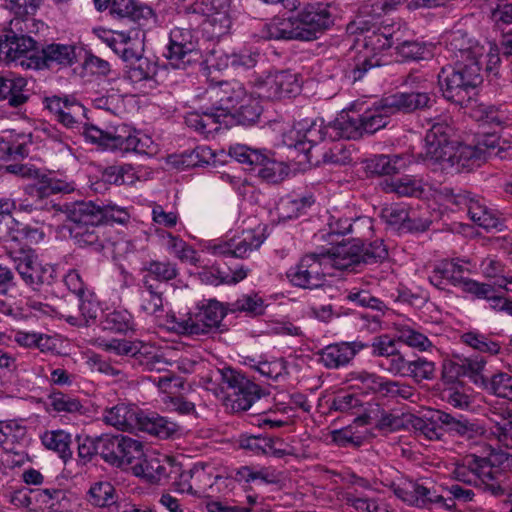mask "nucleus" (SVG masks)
<instances>
[{
    "instance_id": "obj_52",
    "label": "nucleus",
    "mask_w": 512,
    "mask_h": 512,
    "mask_svg": "<svg viewBox=\"0 0 512 512\" xmlns=\"http://www.w3.org/2000/svg\"><path fill=\"white\" fill-rule=\"evenodd\" d=\"M380 396L390 399L407 400L410 402H416L419 398V394L413 386L387 378H385Z\"/></svg>"
},
{
    "instance_id": "obj_50",
    "label": "nucleus",
    "mask_w": 512,
    "mask_h": 512,
    "mask_svg": "<svg viewBox=\"0 0 512 512\" xmlns=\"http://www.w3.org/2000/svg\"><path fill=\"white\" fill-rule=\"evenodd\" d=\"M143 270L146 272L143 278H148L150 282H168L178 275L176 264L169 261L150 260L144 264Z\"/></svg>"
},
{
    "instance_id": "obj_53",
    "label": "nucleus",
    "mask_w": 512,
    "mask_h": 512,
    "mask_svg": "<svg viewBox=\"0 0 512 512\" xmlns=\"http://www.w3.org/2000/svg\"><path fill=\"white\" fill-rule=\"evenodd\" d=\"M259 54L248 50H242L238 53L224 54L219 57L220 63L217 65L219 69L232 67L234 69H250L253 68L258 61Z\"/></svg>"
},
{
    "instance_id": "obj_10",
    "label": "nucleus",
    "mask_w": 512,
    "mask_h": 512,
    "mask_svg": "<svg viewBox=\"0 0 512 512\" xmlns=\"http://www.w3.org/2000/svg\"><path fill=\"white\" fill-rule=\"evenodd\" d=\"M327 274L330 272L320 252L305 254L286 273L293 286L303 289H316L323 286Z\"/></svg>"
},
{
    "instance_id": "obj_40",
    "label": "nucleus",
    "mask_w": 512,
    "mask_h": 512,
    "mask_svg": "<svg viewBox=\"0 0 512 512\" xmlns=\"http://www.w3.org/2000/svg\"><path fill=\"white\" fill-rule=\"evenodd\" d=\"M171 468L169 463L162 462L158 458H143L142 461L133 465L132 471L135 476L142 477L151 484H157L169 477Z\"/></svg>"
},
{
    "instance_id": "obj_5",
    "label": "nucleus",
    "mask_w": 512,
    "mask_h": 512,
    "mask_svg": "<svg viewBox=\"0 0 512 512\" xmlns=\"http://www.w3.org/2000/svg\"><path fill=\"white\" fill-rule=\"evenodd\" d=\"M481 66L475 61L443 67L438 74V83L445 99L467 107L482 83Z\"/></svg>"
},
{
    "instance_id": "obj_37",
    "label": "nucleus",
    "mask_w": 512,
    "mask_h": 512,
    "mask_svg": "<svg viewBox=\"0 0 512 512\" xmlns=\"http://www.w3.org/2000/svg\"><path fill=\"white\" fill-rule=\"evenodd\" d=\"M241 447L256 455L282 458L289 454L287 445L281 438L249 436L241 440Z\"/></svg>"
},
{
    "instance_id": "obj_55",
    "label": "nucleus",
    "mask_w": 512,
    "mask_h": 512,
    "mask_svg": "<svg viewBox=\"0 0 512 512\" xmlns=\"http://www.w3.org/2000/svg\"><path fill=\"white\" fill-rule=\"evenodd\" d=\"M356 242H358L360 250L358 253L360 265L382 262L388 256V250L382 240H375L369 243H362L360 240H356Z\"/></svg>"
},
{
    "instance_id": "obj_27",
    "label": "nucleus",
    "mask_w": 512,
    "mask_h": 512,
    "mask_svg": "<svg viewBox=\"0 0 512 512\" xmlns=\"http://www.w3.org/2000/svg\"><path fill=\"white\" fill-rule=\"evenodd\" d=\"M185 123L189 128L203 135L205 138L213 137L223 126L226 128L228 126L225 114L218 111L215 105L207 111H193L187 113Z\"/></svg>"
},
{
    "instance_id": "obj_62",
    "label": "nucleus",
    "mask_w": 512,
    "mask_h": 512,
    "mask_svg": "<svg viewBox=\"0 0 512 512\" xmlns=\"http://www.w3.org/2000/svg\"><path fill=\"white\" fill-rule=\"evenodd\" d=\"M232 310L245 312L249 315H261L265 310L264 299L257 293L243 294L232 304Z\"/></svg>"
},
{
    "instance_id": "obj_7",
    "label": "nucleus",
    "mask_w": 512,
    "mask_h": 512,
    "mask_svg": "<svg viewBox=\"0 0 512 512\" xmlns=\"http://www.w3.org/2000/svg\"><path fill=\"white\" fill-rule=\"evenodd\" d=\"M6 255L26 285L37 289L43 284H51L55 269L50 264H42L32 248H18L14 242L7 246Z\"/></svg>"
},
{
    "instance_id": "obj_57",
    "label": "nucleus",
    "mask_w": 512,
    "mask_h": 512,
    "mask_svg": "<svg viewBox=\"0 0 512 512\" xmlns=\"http://www.w3.org/2000/svg\"><path fill=\"white\" fill-rule=\"evenodd\" d=\"M103 330L124 333L132 327V316L127 310H113L101 321Z\"/></svg>"
},
{
    "instance_id": "obj_18",
    "label": "nucleus",
    "mask_w": 512,
    "mask_h": 512,
    "mask_svg": "<svg viewBox=\"0 0 512 512\" xmlns=\"http://www.w3.org/2000/svg\"><path fill=\"white\" fill-rule=\"evenodd\" d=\"M481 462L482 474L485 477V490L493 495L502 494L500 477L503 471L512 470V454L492 448L488 456L481 457Z\"/></svg>"
},
{
    "instance_id": "obj_11",
    "label": "nucleus",
    "mask_w": 512,
    "mask_h": 512,
    "mask_svg": "<svg viewBox=\"0 0 512 512\" xmlns=\"http://www.w3.org/2000/svg\"><path fill=\"white\" fill-rule=\"evenodd\" d=\"M265 226L255 225L244 229L229 240H221L210 246L211 253L216 256L246 258L251 252L260 248L265 241Z\"/></svg>"
},
{
    "instance_id": "obj_39",
    "label": "nucleus",
    "mask_w": 512,
    "mask_h": 512,
    "mask_svg": "<svg viewBox=\"0 0 512 512\" xmlns=\"http://www.w3.org/2000/svg\"><path fill=\"white\" fill-rule=\"evenodd\" d=\"M452 474L457 481L483 487L485 490V477L482 474V462L479 456L474 454L466 456L462 463L456 464Z\"/></svg>"
},
{
    "instance_id": "obj_48",
    "label": "nucleus",
    "mask_w": 512,
    "mask_h": 512,
    "mask_svg": "<svg viewBox=\"0 0 512 512\" xmlns=\"http://www.w3.org/2000/svg\"><path fill=\"white\" fill-rule=\"evenodd\" d=\"M208 474L203 465L195 464L191 469L182 471L179 474L178 480L174 482L176 490L180 493H187L193 496H199L204 492L203 485L192 483L193 478H207Z\"/></svg>"
},
{
    "instance_id": "obj_34",
    "label": "nucleus",
    "mask_w": 512,
    "mask_h": 512,
    "mask_svg": "<svg viewBox=\"0 0 512 512\" xmlns=\"http://www.w3.org/2000/svg\"><path fill=\"white\" fill-rule=\"evenodd\" d=\"M110 14L116 19H127L143 26L153 16V10L137 0H112Z\"/></svg>"
},
{
    "instance_id": "obj_46",
    "label": "nucleus",
    "mask_w": 512,
    "mask_h": 512,
    "mask_svg": "<svg viewBox=\"0 0 512 512\" xmlns=\"http://www.w3.org/2000/svg\"><path fill=\"white\" fill-rule=\"evenodd\" d=\"M262 107L258 98L252 93L243 99L239 106L235 107V110L230 114L229 117L234 118L238 123L242 125L254 124L260 117Z\"/></svg>"
},
{
    "instance_id": "obj_29",
    "label": "nucleus",
    "mask_w": 512,
    "mask_h": 512,
    "mask_svg": "<svg viewBox=\"0 0 512 512\" xmlns=\"http://www.w3.org/2000/svg\"><path fill=\"white\" fill-rule=\"evenodd\" d=\"M365 347L367 345L360 341L330 344L319 352V362L326 368L338 369L347 365Z\"/></svg>"
},
{
    "instance_id": "obj_17",
    "label": "nucleus",
    "mask_w": 512,
    "mask_h": 512,
    "mask_svg": "<svg viewBox=\"0 0 512 512\" xmlns=\"http://www.w3.org/2000/svg\"><path fill=\"white\" fill-rule=\"evenodd\" d=\"M207 93L210 99L215 100L214 105L226 118H229L235 107L248 95L244 85L237 80L210 83Z\"/></svg>"
},
{
    "instance_id": "obj_24",
    "label": "nucleus",
    "mask_w": 512,
    "mask_h": 512,
    "mask_svg": "<svg viewBox=\"0 0 512 512\" xmlns=\"http://www.w3.org/2000/svg\"><path fill=\"white\" fill-rule=\"evenodd\" d=\"M300 22L304 32L309 33V40L315 39L318 32L329 29L335 20L331 6L324 3L307 4L300 12Z\"/></svg>"
},
{
    "instance_id": "obj_6",
    "label": "nucleus",
    "mask_w": 512,
    "mask_h": 512,
    "mask_svg": "<svg viewBox=\"0 0 512 512\" xmlns=\"http://www.w3.org/2000/svg\"><path fill=\"white\" fill-rule=\"evenodd\" d=\"M473 272L474 265L470 259L456 257L438 262L431 270L428 279L433 286L441 290H444L447 285H452L475 297H488L491 286L466 276Z\"/></svg>"
},
{
    "instance_id": "obj_63",
    "label": "nucleus",
    "mask_w": 512,
    "mask_h": 512,
    "mask_svg": "<svg viewBox=\"0 0 512 512\" xmlns=\"http://www.w3.org/2000/svg\"><path fill=\"white\" fill-rule=\"evenodd\" d=\"M382 218L395 229H412L408 210L401 205H391L382 210Z\"/></svg>"
},
{
    "instance_id": "obj_2",
    "label": "nucleus",
    "mask_w": 512,
    "mask_h": 512,
    "mask_svg": "<svg viewBox=\"0 0 512 512\" xmlns=\"http://www.w3.org/2000/svg\"><path fill=\"white\" fill-rule=\"evenodd\" d=\"M407 85L418 84L416 90L411 92H398L382 98L377 104L367 108L362 114L356 112H343L333 122L336 133L331 137L344 139H358L364 134H373L384 128L389 117L398 112L409 113L429 106L431 97L427 92L430 83L419 74H410L405 81Z\"/></svg>"
},
{
    "instance_id": "obj_36",
    "label": "nucleus",
    "mask_w": 512,
    "mask_h": 512,
    "mask_svg": "<svg viewBox=\"0 0 512 512\" xmlns=\"http://www.w3.org/2000/svg\"><path fill=\"white\" fill-rule=\"evenodd\" d=\"M410 163L409 158L404 155H374L365 160V171L370 176H386L397 174L405 169Z\"/></svg>"
},
{
    "instance_id": "obj_28",
    "label": "nucleus",
    "mask_w": 512,
    "mask_h": 512,
    "mask_svg": "<svg viewBox=\"0 0 512 512\" xmlns=\"http://www.w3.org/2000/svg\"><path fill=\"white\" fill-rule=\"evenodd\" d=\"M27 436V427L18 420L0 421V447L6 452L13 453L17 459L15 464L21 465L28 459L24 450H17Z\"/></svg>"
},
{
    "instance_id": "obj_41",
    "label": "nucleus",
    "mask_w": 512,
    "mask_h": 512,
    "mask_svg": "<svg viewBox=\"0 0 512 512\" xmlns=\"http://www.w3.org/2000/svg\"><path fill=\"white\" fill-rule=\"evenodd\" d=\"M193 314H181L174 311H168L159 316L155 324L171 333L186 336H196L194 333Z\"/></svg>"
},
{
    "instance_id": "obj_33",
    "label": "nucleus",
    "mask_w": 512,
    "mask_h": 512,
    "mask_svg": "<svg viewBox=\"0 0 512 512\" xmlns=\"http://www.w3.org/2000/svg\"><path fill=\"white\" fill-rule=\"evenodd\" d=\"M444 425V432L467 440L484 434L485 429L476 420L469 419L463 415H452L442 411L440 419Z\"/></svg>"
},
{
    "instance_id": "obj_19",
    "label": "nucleus",
    "mask_w": 512,
    "mask_h": 512,
    "mask_svg": "<svg viewBox=\"0 0 512 512\" xmlns=\"http://www.w3.org/2000/svg\"><path fill=\"white\" fill-rule=\"evenodd\" d=\"M44 107L67 128H76L85 117V107L73 97L53 95L43 101Z\"/></svg>"
},
{
    "instance_id": "obj_56",
    "label": "nucleus",
    "mask_w": 512,
    "mask_h": 512,
    "mask_svg": "<svg viewBox=\"0 0 512 512\" xmlns=\"http://www.w3.org/2000/svg\"><path fill=\"white\" fill-rule=\"evenodd\" d=\"M167 251L182 262L195 265L198 262L196 251L184 240L171 233L167 234Z\"/></svg>"
},
{
    "instance_id": "obj_9",
    "label": "nucleus",
    "mask_w": 512,
    "mask_h": 512,
    "mask_svg": "<svg viewBox=\"0 0 512 512\" xmlns=\"http://www.w3.org/2000/svg\"><path fill=\"white\" fill-rule=\"evenodd\" d=\"M258 98L281 100L300 92L301 84L296 73L290 70L268 72L253 81Z\"/></svg>"
},
{
    "instance_id": "obj_32",
    "label": "nucleus",
    "mask_w": 512,
    "mask_h": 512,
    "mask_svg": "<svg viewBox=\"0 0 512 512\" xmlns=\"http://www.w3.org/2000/svg\"><path fill=\"white\" fill-rule=\"evenodd\" d=\"M163 294L160 284H154L148 278H142L139 289V311L147 316H153L156 322L164 312Z\"/></svg>"
},
{
    "instance_id": "obj_13",
    "label": "nucleus",
    "mask_w": 512,
    "mask_h": 512,
    "mask_svg": "<svg viewBox=\"0 0 512 512\" xmlns=\"http://www.w3.org/2000/svg\"><path fill=\"white\" fill-rule=\"evenodd\" d=\"M198 41L194 33L187 28L176 27L171 30L166 57L177 69H185L199 58Z\"/></svg>"
},
{
    "instance_id": "obj_42",
    "label": "nucleus",
    "mask_w": 512,
    "mask_h": 512,
    "mask_svg": "<svg viewBox=\"0 0 512 512\" xmlns=\"http://www.w3.org/2000/svg\"><path fill=\"white\" fill-rule=\"evenodd\" d=\"M179 429V426L167 418L156 413H144L142 411L137 430L146 432L159 438H169Z\"/></svg>"
},
{
    "instance_id": "obj_8",
    "label": "nucleus",
    "mask_w": 512,
    "mask_h": 512,
    "mask_svg": "<svg viewBox=\"0 0 512 512\" xmlns=\"http://www.w3.org/2000/svg\"><path fill=\"white\" fill-rule=\"evenodd\" d=\"M69 219L74 227L100 226L104 222L125 223L129 215L125 209L116 205H103L93 201L76 202L69 209Z\"/></svg>"
},
{
    "instance_id": "obj_38",
    "label": "nucleus",
    "mask_w": 512,
    "mask_h": 512,
    "mask_svg": "<svg viewBox=\"0 0 512 512\" xmlns=\"http://www.w3.org/2000/svg\"><path fill=\"white\" fill-rule=\"evenodd\" d=\"M380 186L384 192L394 193L399 197H420L424 193L422 180L412 175L385 179Z\"/></svg>"
},
{
    "instance_id": "obj_51",
    "label": "nucleus",
    "mask_w": 512,
    "mask_h": 512,
    "mask_svg": "<svg viewBox=\"0 0 512 512\" xmlns=\"http://www.w3.org/2000/svg\"><path fill=\"white\" fill-rule=\"evenodd\" d=\"M461 341L486 357L494 356L500 351V344L498 342L478 331H469L462 334Z\"/></svg>"
},
{
    "instance_id": "obj_61",
    "label": "nucleus",
    "mask_w": 512,
    "mask_h": 512,
    "mask_svg": "<svg viewBox=\"0 0 512 512\" xmlns=\"http://www.w3.org/2000/svg\"><path fill=\"white\" fill-rule=\"evenodd\" d=\"M475 117L487 124L501 126L507 124L509 119L507 110L503 106L480 104L475 111Z\"/></svg>"
},
{
    "instance_id": "obj_43",
    "label": "nucleus",
    "mask_w": 512,
    "mask_h": 512,
    "mask_svg": "<svg viewBox=\"0 0 512 512\" xmlns=\"http://www.w3.org/2000/svg\"><path fill=\"white\" fill-rule=\"evenodd\" d=\"M39 438L45 449L57 453L64 462L71 459L72 436L70 433L62 429L46 430L39 435Z\"/></svg>"
},
{
    "instance_id": "obj_58",
    "label": "nucleus",
    "mask_w": 512,
    "mask_h": 512,
    "mask_svg": "<svg viewBox=\"0 0 512 512\" xmlns=\"http://www.w3.org/2000/svg\"><path fill=\"white\" fill-rule=\"evenodd\" d=\"M103 178L106 182L114 185H133L138 177L131 165L110 166L105 169Z\"/></svg>"
},
{
    "instance_id": "obj_22",
    "label": "nucleus",
    "mask_w": 512,
    "mask_h": 512,
    "mask_svg": "<svg viewBox=\"0 0 512 512\" xmlns=\"http://www.w3.org/2000/svg\"><path fill=\"white\" fill-rule=\"evenodd\" d=\"M455 203L465 206L470 219L486 230L496 229L501 225L497 212L487 207L483 199L470 192L456 195Z\"/></svg>"
},
{
    "instance_id": "obj_60",
    "label": "nucleus",
    "mask_w": 512,
    "mask_h": 512,
    "mask_svg": "<svg viewBox=\"0 0 512 512\" xmlns=\"http://www.w3.org/2000/svg\"><path fill=\"white\" fill-rule=\"evenodd\" d=\"M397 53L405 60L428 59L433 54L432 45L408 40L396 47Z\"/></svg>"
},
{
    "instance_id": "obj_1",
    "label": "nucleus",
    "mask_w": 512,
    "mask_h": 512,
    "mask_svg": "<svg viewBox=\"0 0 512 512\" xmlns=\"http://www.w3.org/2000/svg\"><path fill=\"white\" fill-rule=\"evenodd\" d=\"M454 128L450 116L436 119L425 137V161L434 170L460 173L480 166L491 157L505 158L506 148L499 136L486 134L475 145L461 144L452 139Z\"/></svg>"
},
{
    "instance_id": "obj_14",
    "label": "nucleus",
    "mask_w": 512,
    "mask_h": 512,
    "mask_svg": "<svg viewBox=\"0 0 512 512\" xmlns=\"http://www.w3.org/2000/svg\"><path fill=\"white\" fill-rule=\"evenodd\" d=\"M99 39L125 62H133L142 56L144 33L132 28L127 32L99 30Z\"/></svg>"
},
{
    "instance_id": "obj_4",
    "label": "nucleus",
    "mask_w": 512,
    "mask_h": 512,
    "mask_svg": "<svg viewBox=\"0 0 512 512\" xmlns=\"http://www.w3.org/2000/svg\"><path fill=\"white\" fill-rule=\"evenodd\" d=\"M347 33L363 36L365 51L357 56L355 63L347 70L346 77L352 82L361 80L370 69L380 66L376 54L390 48L387 27L371 26L368 21L358 18L347 25Z\"/></svg>"
},
{
    "instance_id": "obj_30",
    "label": "nucleus",
    "mask_w": 512,
    "mask_h": 512,
    "mask_svg": "<svg viewBox=\"0 0 512 512\" xmlns=\"http://www.w3.org/2000/svg\"><path fill=\"white\" fill-rule=\"evenodd\" d=\"M142 411L131 403H118L106 408L103 412V421L121 431L137 430Z\"/></svg>"
},
{
    "instance_id": "obj_16",
    "label": "nucleus",
    "mask_w": 512,
    "mask_h": 512,
    "mask_svg": "<svg viewBox=\"0 0 512 512\" xmlns=\"http://www.w3.org/2000/svg\"><path fill=\"white\" fill-rule=\"evenodd\" d=\"M220 374L222 382L227 385V388L233 390L236 396L235 403L239 409L248 410L256 400L260 399V386L250 381L240 371L227 367L220 370Z\"/></svg>"
},
{
    "instance_id": "obj_12",
    "label": "nucleus",
    "mask_w": 512,
    "mask_h": 512,
    "mask_svg": "<svg viewBox=\"0 0 512 512\" xmlns=\"http://www.w3.org/2000/svg\"><path fill=\"white\" fill-rule=\"evenodd\" d=\"M134 129L124 123L108 126L105 130L95 125L84 124L82 135L85 140L106 150L129 153Z\"/></svg>"
},
{
    "instance_id": "obj_25",
    "label": "nucleus",
    "mask_w": 512,
    "mask_h": 512,
    "mask_svg": "<svg viewBox=\"0 0 512 512\" xmlns=\"http://www.w3.org/2000/svg\"><path fill=\"white\" fill-rule=\"evenodd\" d=\"M28 86L29 81L23 76L14 73H0V101H7L12 108L22 107L32 95Z\"/></svg>"
},
{
    "instance_id": "obj_35",
    "label": "nucleus",
    "mask_w": 512,
    "mask_h": 512,
    "mask_svg": "<svg viewBox=\"0 0 512 512\" xmlns=\"http://www.w3.org/2000/svg\"><path fill=\"white\" fill-rule=\"evenodd\" d=\"M225 314V310L220 302L209 300L199 312L193 314L194 333L196 336L208 335L217 329Z\"/></svg>"
},
{
    "instance_id": "obj_59",
    "label": "nucleus",
    "mask_w": 512,
    "mask_h": 512,
    "mask_svg": "<svg viewBox=\"0 0 512 512\" xmlns=\"http://www.w3.org/2000/svg\"><path fill=\"white\" fill-rule=\"evenodd\" d=\"M130 63L131 66L127 71V77L133 83L151 80L156 75V66L148 58L140 56Z\"/></svg>"
},
{
    "instance_id": "obj_45",
    "label": "nucleus",
    "mask_w": 512,
    "mask_h": 512,
    "mask_svg": "<svg viewBox=\"0 0 512 512\" xmlns=\"http://www.w3.org/2000/svg\"><path fill=\"white\" fill-rule=\"evenodd\" d=\"M43 60L46 66L58 64L72 65L76 61L75 47L67 44L53 43L42 49Z\"/></svg>"
},
{
    "instance_id": "obj_47",
    "label": "nucleus",
    "mask_w": 512,
    "mask_h": 512,
    "mask_svg": "<svg viewBox=\"0 0 512 512\" xmlns=\"http://www.w3.org/2000/svg\"><path fill=\"white\" fill-rule=\"evenodd\" d=\"M440 415L442 411L437 410L430 417H417L412 422L413 428L428 440H440L445 435L444 425L438 421Z\"/></svg>"
},
{
    "instance_id": "obj_3",
    "label": "nucleus",
    "mask_w": 512,
    "mask_h": 512,
    "mask_svg": "<svg viewBox=\"0 0 512 512\" xmlns=\"http://www.w3.org/2000/svg\"><path fill=\"white\" fill-rule=\"evenodd\" d=\"M333 123L327 127H323L322 122L318 124L316 121L308 123H299L297 127L291 129L283 136V143L290 149L299 152L301 157L298 162L300 164L308 163L311 166H319L320 164L331 165H347L353 161L352 152L342 143H335L328 151H324L319 144L325 139L326 135L330 139L335 135V131L331 129Z\"/></svg>"
},
{
    "instance_id": "obj_23",
    "label": "nucleus",
    "mask_w": 512,
    "mask_h": 512,
    "mask_svg": "<svg viewBox=\"0 0 512 512\" xmlns=\"http://www.w3.org/2000/svg\"><path fill=\"white\" fill-rule=\"evenodd\" d=\"M37 51V42L30 36H5L2 53L7 62H19L21 66L31 68L37 62L33 61Z\"/></svg>"
},
{
    "instance_id": "obj_21",
    "label": "nucleus",
    "mask_w": 512,
    "mask_h": 512,
    "mask_svg": "<svg viewBox=\"0 0 512 512\" xmlns=\"http://www.w3.org/2000/svg\"><path fill=\"white\" fill-rule=\"evenodd\" d=\"M6 170L22 178L36 181V189L40 196L56 193H70L74 190L73 183H66L42 174L39 169L29 164H10Z\"/></svg>"
},
{
    "instance_id": "obj_64",
    "label": "nucleus",
    "mask_w": 512,
    "mask_h": 512,
    "mask_svg": "<svg viewBox=\"0 0 512 512\" xmlns=\"http://www.w3.org/2000/svg\"><path fill=\"white\" fill-rule=\"evenodd\" d=\"M314 203V199L309 197L302 198H284L281 200L278 211L283 219L297 218L305 209Z\"/></svg>"
},
{
    "instance_id": "obj_15",
    "label": "nucleus",
    "mask_w": 512,
    "mask_h": 512,
    "mask_svg": "<svg viewBox=\"0 0 512 512\" xmlns=\"http://www.w3.org/2000/svg\"><path fill=\"white\" fill-rule=\"evenodd\" d=\"M444 57L454 62V65L469 64L475 61L482 67L484 47L468 37L462 30L451 31L444 36Z\"/></svg>"
},
{
    "instance_id": "obj_26",
    "label": "nucleus",
    "mask_w": 512,
    "mask_h": 512,
    "mask_svg": "<svg viewBox=\"0 0 512 512\" xmlns=\"http://www.w3.org/2000/svg\"><path fill=\"white\" fill-rule=\"evenodd\" d=\"M359 251L358 242L354 239L351 242L341 243L319 252L330 271L332 268L353 270L358 267L360 265Z\"/></svg>"
},
{
    "instance_id": "obj_44",
    "label": "nucleus",
    "mask_w": 512,
    "mask_h": 512,
    "mask_svg": "<svg viewBox=\"0 0 512 512\" xmlns=\"http://www.w3.org/2000/svg\"><path fill=\"white\" fill-rule=\"evenodd\" d=\"M252 173L268 183H279L287 177L289 168L285 163L263 154V161L256 164Z\"/></svg>"
},
{
    "instance_id": "obj_49",
    "label": "nucleus",
    "mask_w": 512,
    "mask_h": 512,
    "mask_svg": "<svg viewBox=\"0 0 512 512\" xmlns=\"http://www.w3.org/2000/svg\"><path fill=\"white\" fill-rule=\"evenodd\" d=\"M87 500L96 507H110L116 503L114 486L108 481H99L91 485Z\"/></svg>"
},
{
    "instance_id": "obj_54",
    "label": "nucleus",
    "mask_w": 512,
    "mask_h": 512,
    "mask_svg": "<svg viewBox=\"0 0 512 512\" xmlns=\"http://www.w3.org/2000/svg\"><path fill=\"white\" fill-rule=\"evenodd\" d=\"M350 381L353 383L352 385L354 387L380 396L385 377L376 373L360 370L350 373Z\"/></svg>"
},
{
    "instance_id": "obj_31",
    "label": "nucleus",
    "mask_w": 512,
    "mask_h": 512,
    "mask_svg": "<svg viewBox=\"0 0 512 512\" xmlns=\"http://www.w3.org/2000/svg\"><path fill=\"white\" fill-rule=\"evenodd\" d=\"M7 230L0 236L3 241L5 253L10 242H14L18 248H29L22 244L21 239H26L30 243L37 244L44 239V232L39 227H33L23 224L15 218H9L5 221Z\"/></svg>"
},
{
    "instance_id": "obj_20",
    "label": "nucleus",
    "mask_w": 512,
    "mask_h": 512,
    "mask_svg": "<svg viewBox=\"0 0 512 512\" xmlns=\"http://www.w3.org/2000/svg\"><path fill=\"white\" fill-rule=\"evenodd\" d=\"M485 417L489 433L501 446L512 449V410L505 403L488 406Z\"/></svg>"
}]
</instances>
